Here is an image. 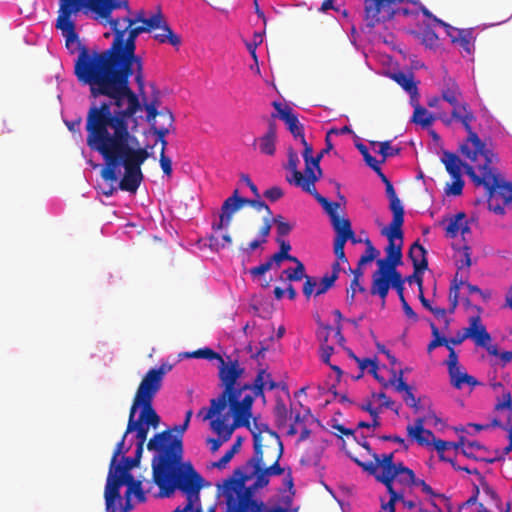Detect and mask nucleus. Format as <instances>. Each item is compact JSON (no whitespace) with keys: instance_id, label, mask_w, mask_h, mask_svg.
<instances>
[{"instance_id":"obj_1","label":"nucleus","mask_w":512,"mask_h":512,"mask_svg":"<svg viewBox=\"0 0 512 512\" xmlns=\"http://www.w3.org/2000/svg\"><path fill=\"white\" fill-rule=\"evenodd\" d=\"M54 26L65 40L74 62L77 80L90 87L93 97L107 101L93 104L86 117L87 145L103 160V179L117 182L122 191L136 193L142 180V164L149 152L128 132L129 123L141 110L140 99L129 86L134 76L143 82V60L136 54V40L150 32L130 17H113L118 9L130 11L128 0H58Z\"/></svg>"},{"instance_id":"obj_2","label":"nucleus","mask_w":512,"mask_h":512,"mask_svg":"<svg viewBox=\"0 0 512 512\" xmlns=\"http://www.w3.org/2000/svg\"><path fill=\"white\" fill-rule=\"evenodd\" d=\"M165 372L164 367L150 369L137 389L126 432L116 445L110 462L104 490L106 512H129L132 496L138 502L146 500L143 483L133 477L131 470L140 463L149 428L159 425L160 417L152 402L161 388Z\"/></svg>"},{"instance_id":"obj_3","label":"nucleus","mask_w":512,"mask_h":512,"mask_svg":"<svg viewBox=\"0 0 512 512\" xmlns=\"http://www.w3.org/2000/svg\"><path fill=\"white\" fill-rule=\"evenodd\" d=\"M463 156L475 165L464 163L458 155L447 150L442 152L440 160L450 177H462L465 171L476 186H483L488 196V209L503 215L506 208L512 207V184L503 180L493 167L497 160L496 154L483 143L481 154L476 153L474 159Z\"/></svg>"},{"instance_id":"obj_4","label":"nucleus","mask_w":512,"mask_h":512,"mask_svg":"<svg viewBox=\"0 0 512 512\" xmlns=\"http://www.w3.org/2000/svg\"><path fill=\"white\" fill-rule=\"evenodd\" d=\"M282 473L278 460L270 467H260L247 461L219 487L226 504L225 512H263L266 504L255 494L269 484L271 476Z\"/></svg>"},{"instance_id":"obj_5","label":"nucleus","mask_w":512,"mask_h":512,"mask_svg":"<svg viewBox=\"0 0 512 512\" xmlns=\"http://www.w3.org/2000/svg\"><path fill=\"white\" fill-rule=\"evenodd\" d=\"M179 453L167 452L161 456L160 462H152L153 479L160 489V496L170 497L180 490L187 499L185 505L178 506L173 512H193L199 504L203 478L191 463L177 464Z\"/></svg>"},{"instance_id":"obj_6","label":"nucleus","mask_w":512,"mask_h":512,"mask_svg":"<svg viewBox=\"0 0 512 512\" xmlns=\"http://www.w3.org/2000/svg\"><path fill=\"white\" fill-rule=\"evenodd\" d=\"M181 358L206 359L209 361L217 360L218 377L224 386V391L216 398L210 400V414L225 411L227 404L231 412L244 410L245 414L252 415V399L250 396H243V386L236 387V383L244 373L237 360L228 358L225 360L219 353L209 347H203L193 352H183L179 355Z\"/></svg>"},{"instance_id":"obj_7","label":"nucleus","mask_w":512,"mask_h":512,"mask_svg":"<svg viewBox=\"0 0 512 512\" xmlns=\"http://www.w3.org/2000/svg\"><path fill=\"white\" fill-rule=\"evenodd\" d=\"M209 408H202L199 416L204 421H209L211 431L217 435V438H207L206 442L212 452H216L233 435L234 431L240 427H249L252 415L245 414L244 410L238 412L219 411L211 415Z\"/></svg>"},{"instance_id":"obj_8","label":"nucleus","mask_w":512,"mask_h":512,"mask_svg":"<svg viewBox=\"0 0 512 512\" xmlns=\"http://www.w3.org/2000/svg\"><path fill=\"white\" fill-rule=\"evenodd\" d=\"M302 157L305 162L304 173L298 170L299 157L296 152L289 150L288 152V163L287 170V181L297 187H300L305 192L314 191V184L322 175L320 168V160L322 154L314 155L313 148L311 145L306 144L303 146Z\"/></svg>"},{"instance_id":"obj_9","label":"nucleus","mask_w":512,"mask_h":512,"mask_svg":"<svg viewBox=\"0 0 512 512\" xmlns=\"http://www.w3.org/2000/svg\"><path fill=\"white\" fill-rule=\"evenodd\" d=\"M193 415L192 410L185 413L184 422L180 425L174 426L172 429L155 434L148 442L147 449L153 452L152 462H160L161 456L166 452L167 455L172 457V453L178 454L179 457L177 464H186L183 461V434L188 429L191 418Z\"/></svg>"},{"instance_id":"obj_10","label":"nucleus","mask_w":512,"mask_h":512,"mask_svg":"<svg viewBox=\"0 0 512 512\" xmlns=\"http://www.w3.org/2000/svg\"><path fill=\"white\" fill-rule=\"evenodd\" d=\"M452 119L460 122L467 132V138L460 144L459 151L462 155L475 157L476 153L481 154L483 141L476 132L473 131L471 123L475 119L473 112L467 103H459L452 107Z\"/></svg>"},{"instance_id":"obj_11","label":"nucleus","mask_w":512,"mask_h":512,"mask_svg":"<svg viewBox=\"0 0 512 512\" xmlns=\"http://www.w3.org/2000/svg\"><path fill=\"white\" fill-rule=\"evenodd\" d=\"M393 458V453L375 454L374 462L366 463L363 466L386 486L390 499L399 500L401 493L393 488L398 469V463H394Z\"/></svg>"},{"instance_id":"obj_12","label":"nucleus","mask_w":512,"mask_h":512,"mask_svg":"<svg viewBox=\"0 0 512 512\" xmlns=\"http://www.w3.org/2000/svg\"><path fill=\"white\" fill-rule=\"evenodd\" d=\"M140 105L141 110L135 114L136 124L134 122L129 123V134L133 136V134L130 132V128L134 129L138 126V119L142 118V116H138L137 114L142 112L144 109L146 112V121L151 125V130L156 135V143L160 142L161 145L166 148L167 141L165 137L169 133V130L174 122L172 113L170 111L158 112L156 106L153 103L145 104L144 106L140 103ZM134 137L138 140L135 135Z\"/></svg>"},{"instance_id":"obj_13","label":"nucleus","mask_w":512,"mask_h":512,"mask_svg":"<svg viewBox=\"0 0 512 512\" xmlns=\"http://www.w3.org/2000/svg\"><path fill=\"white\" fill-rule=\"evenodd\" d=\"M456 274L451 281L449 291L450 313H453L460 301L461 287L469 278V269L472 265L470 247L464 245L455 254Z\"/></svg>"},{"instance_id":"obj_14","label":"nucleus","mask_w":512,"mask_h":512,"mask_svg":"<svg viewBox=\"0 0 512 512\" xmlns=\"http://www.w3.org/2000/svg\"><path fill=\"white\" fill-rule=\"evenodd\" d=\"M318 340L320 341L319 356L323 363L336 372L337 377L340 378L342 371L339 366L330 363V358L334 353V344L341 345L344 342V337L341 334L339 327L323 326L317 332Z\"/></svg>"},{"instance_id":"obj_15","label":"nucleus","mask_w":512,"mask_h":512,"mask_svg":"<svg viewBox=\"0 0 512 512\" xmlns=\"http://www.w3.org/2000/svg\"><path fill=\"white\" fill-rule=\"evenodd\" d=\"M435 21L437 22V25L445 29L446 35L454 45L460 48V51L464 56H471L474 54L476 36L473 28H456L439 18H435Z\"/></svg>"},{"instance_id":"obj_16","label":"nucleus","mask_w":512,"mask_h":512,"mask_svg":"<svg viewBox=\"0 0 512 512\" xmlns=\"http://www.w3.org/2000/svg\"><path fill=\"white\" fill-rule=\"evenodd\" d=\"M255 203L254 200H249L238 195V190H235L232 196L228 197L222 204L219 221L212 225L214 231L227 229L231 223L233 215L241 210L245 205Z\"/></svg>"},{"instance_id":"obj_17","label":"nucleus","mask_w":512,"mask_h":512,"mask_svg":"<svg viewBox=\"0 0 512 512\" xmlns=\"http://www.w3.org/2000/svg\"><path fill=\"white\" fill-rule=\"evenodd\" d=\"M395 272L396 269L392 266H378V270L372 276L371 294L378 295L384 302L391 288Z\"/></svg>"},{"instance_id":"obj_18","label":"nucleus","mask_w":512,"mask_h":512,"mask_svg":"<svg viewBox=\"0 0 512 512\" xmlns=\"http://www.w3.org/2000/svg\"><path fill=\"white\" fill-rule=\"evenodd\" d=\"M275 388L276 383L272 380L270 373L265 369H260L253 383L243 386V396H250L253 404L257 397L263 396L264 390H273Z\"/></svg>"},{"instance_id":"obj_19","label":"nucleus","mask_w":512,"mask_h":512,"mask_svg":"<svg viewBox=\"0 0 512 512\" xmlns=\"http://www.w3.org/2000/svg\"><path fill=\"white\" fill-rule=\"evenodd\" d=\"M407 435L417 442L420 446L430 447L433 446L435 441V435L432 431L425 429L424 427V419L417 418L414 420L413 424H409L406 428Z\"/></svg>"},{"instance_id":"obj_20","label":"nucleus","mask_w":512,"mask_h":512,"mask_svg":"<svg viewBox=\"0 0 512 512\" xmlns=\"http://www.w3.org/2000/svg\"><path fill=\"white\" fill-rule=\"evenodd\" d=\"M445 232L448 238H456L461 235L465 239V235L470 233V223L467 215L464 212H458L447 218Z\"/></svg>"},{"instance_id":"obj_21","label":"nucleus","mask_w":512,"mask_h":512,"mask_svg":"<svg viewBox=\"0 0 512 512\" xmlns=\"http://www.w3.org/2000/svg\"><path fill=\"white\" fill-rule=\"evenodd\" d=\"M397 2L412 3V0H364L365 19L370 26L379 21V14L383 10H389L390 5Z\"/></svg>"},{"instance_id":"obj_22","label":"nucleus","mask_w":512,"mask_h":512,"mask_svg":"<svg viewBox=\"0 0 512 512\" xmlns=\"http://www.w3.org/2000/svg\"><path fill=\"white\" fill-rule=\"evenodd\" d=\"M464 337L473 340L477 346L491 342V336L479 316H473L469 319V326L464 329Z\"/></svg>"},{"instance_id":"obj_23","label":"nucleus","mask_w":512,"mask_h":512,"mask_svg":"<svg viewBox=\"0 0 512 512\" xmlns=\"http://www.w3.org/2000/svg\"><path fill=\"white\" fill-rule=\"evenodd\" d=\"M277 143V130L273 123L268 125L267 131L254 140V147L259 150L261 154L273 156L276 152Z\"/></svg>"},{"instance_id":"obj_24","label":"nucleus","mask_w":512,"mask_h":512,"mask_svg":"<svg viewBox=\"0 0 512 512\" xmlns=\"http://www.w3.org/2000/svg\"><path fill=\"white\" fill-rule=\"evenodd\" d=\"M402 243L403 242H388V245L385 249L386 258L379 259L377 261V265L383 267L392 266L394 269H396V266L399 265L402 260Z\"/></svg>"},{"instance_id":"obj_25","label":"nucleus","mask_w":512,"mask_h":512,"mask_svg":"<svg viewBox=\"0 0 512 512\" xmlns=\"http://www.w3.org/2000/svg\"><path fill=\"white\" fill-rule=\"evenodd\" d=\"M451 385L456 389H462L465 385L475 387L479 382L475 377L463 371L462 367H458L448 371Z\"/></svg>"},{"instance_id":"obj_26","label":"nucleus","mask_w":512,"mask_h":512,"mask_svg":"<svg viewBox=\"0 0 512 512\" xmlns=\"http://www.w3.org/2000/svg\"><path fill=\"white\" fill-rule=\"evenodd\" d=\"M461 96L462 92L457 82L452 78L445 79L441 90L442 99L453 107L460 103Z\"/></svg>"},{"instance_id":"obj_27","label":"nucleus","mask_w":512,"mask_h":512,"mask_svg":"<svg viewBox=\"0 0 512 512\" xmlns=\"http://www.w3.org/2000/svg\"><path fill=\"white\" fill-rule=\"evenodd\" d=\"M403 224L404 219L392 218L390 224L382 228L381 234L387 238L388 242H403Z\"/></svg>"},{"instance_id":"obj_28","label":"nucleus","mask_w":512,"mask_h":512,"mask_svg":"<svg viewBox=\"0 0 512 512\" xmlns=\"http://www.w3.org/2000/svg\"><path fill=\"white\" fill-rule=\"evenodd\" d=\"M159 32L153 35V38L161 44H170L173 47H179L181 44V38L176 35L172 29L164 23L162 27H160Z\"/></svg>"},{"instance_id":"obj_29","label":"nucleus","mask_w":512,"mask_h":512,"mask_svg":"<svg viewBox=\"0 0 512 512\" xmlns=\"http://www.w3.org/2000/svg\"><path fill=\"white\" fill-rule=\"evenodd\" d=\"M426 251L419 243H414L409 251V257L413 262L416 271H424L427 268Z\"/></svg>"},{"instance_id":"obj_30","label":"nucleus","mask_w":512,"mask_h":512,"mask_svg":"<svg viewBox=\"0 0 512 512\" xmlns=\"http://www.w3.org/2000/svg\"><path fill=\"white\" fill-rule=\"evenodd\" d=\"M309 194L313 195L316 201L322 206L324 211L327 213V215L330 218V221L336 220L337 217H339L338 209L340 207L339 203L337 202H331L326 197L319 194L316 189L314 188V191L308 192Z\"/></svg>"},{"instance_id":"obj_31","label":"nucleus","mask_w":512,"mask_h":512,"mask_svg":"<svg viewBox=\"0 0 512 512\" xmlns=\"http://www.w3.org/2000/svg\"><path fill=\"white\" fill-rule=\"evenodd\" d=\"M389 77L400 85L406 93L414 91L415 88H417L412 73L394 72L391 73Z\"/></svg>"},{"instance_id":"obj_32","label":"nucleus","mask_w":512,"mask_h":512,"mask_svg":"<svg viewBox=\"0 0 512 512\" xmlns=\"http://www.w3.org/2000/svg\"><path fill=\"white\" fill-rule=\"evenodd\" d=\"M333 229L336 232V237H344L346 239H352L354 233L351 228V223L346 218H341L340 216L331 222Z\"/></svg>"},{"instance_id":"obj_33","label":"nucleus","mask_w":512,"mask_h":512,"mask_svg":"<svg viewBox=\"0 0 512 512\" xmlns=\"http://www.w3.org/2000/svg\"><path fill=\"white\" fill-rule=\"evenodd\" d=\"M435 120V117L432 113H430L426 108L419 107L416 108V111L413 112L411 121L417 125H420L422 128L430 127Z\"/></svg>"},{"instance_id":"obj_34","label":"nucleus","mask_w":512,"mask_h":512,"mask_svg":"<svg viewBox=\"0 0 512 512\" xmlns=\"http://www.w3.org/2000/svg\"><path fill=\"white\" fill-rule=\"evenodd\" d=\"M278 243L280 244V250L278 252H276L275 254H273L270 259L272 260V262L276 265V266H280V264L284 261V260H289V261H297V258L294 257V256H291L289 254V251L291 249V246L289 244V242L287 241H284V240H280L278 239L277 240Z\"/></svg>"},{"instance_id":"obj_35","label":"nucleus","mask_w":512,"mask_h":512,"mask_svg":"<svg viewBox=\"0 0 512 512\" xmlns=\"http://www.w3.org/2000/svg\"><path fill=\"white\" fill-rule=\"evenodd\" d=\"M285 124L287 125L289 131L291 132L296 141H299L303 146H306V144H308L303 134V127L299 123V120L296 115L293 114L290 118H288L285 121Z\"/></svg>"},{"instance_id":"obj_36","label":"nucleus","mask_w":512,"mask_h":512,"mask_svg":"<svg viewBox=\"0 0 512 512\" xmlns=\"http://www.w3.org/2000/svg\"><path fill=\"white\" fill-rule=\"evenodd\" d=\"M485 446L477 440H470L466 447H464L463 455L475 460L483 459L485 453Z\"/></svg>"},{"instance_id":"obj_37","label":"nucleus","mask_w":512,"mask_h":512,"mask_svg":"<svg viewBox=\"0 0 512 512\" xmlns=\"http://www.w3.org/2000/svg\"><path fill=\"white\" fill-rule=\"evenodd\" d=\"M422 44L428 49H435L438 46V35L434 32V30L426 26L424 27L418 35Z\"/></svg>"},{"instance_id":"obj_38","label":"nucleus","mask_w":512,"mask_h":512,"mask_svg":"<svg viewBox=\"0 0 512 512\" xmlns=\"http://www.w3.org/2000/svg\"><path fill=\"white\" fill-rule=\"evenodd\" d=\"M395 481L404 485H418L414 472L405 467L402 463H398L397 477L395 478Z\"/></svg>"},{"instance_id":"obj_39","label":"nucleus","mask_w":512,"mask_h":512,"mask_svg":"<svg viewBox=\"0 0 512 512\" xmlns=\"http://www.w3.org/2000/svg\"><path fill=\"white\" fill-rule=\"evenodd\" d=\"M431 329L433 339L427 346L428 353H431L434 349L440 346L448 348L450 346L448 339L440 335L438 328L434 324H431Z\"/></svg>"},{"instance_id":"obj_40","label":"nucleus","mask_w":512,"mask_h":512,"mask_svg":"<svg viewBox=\"0 0 512 512\" xmlns=\"http://www.w3.org/2000/svg\"><path fill=\"white\" fill-rule=\"evenodd\" d=\"M208 242L211 250L219 251L231 244V237L228 233L222 234L221 236L211 235L208 238Z\"/></svg>"},{"instance_id":"obj_41","label":"nucleus","mask_w":512,"mask_h":512,"mask_svg":"<svg viewBox=\"0 0 512 512\" xmlns=\"http://www.w3.org/2000/svg\"><path fill=\"white\" fill-rule=\"evenodd\" d=\"M296 264L295 268H288L283 271L289 281H300L305 275V267L301 261H293Z\"/></svg>"},{"instance_id":"obj_42","label":"nucleus","mask_w":512,"mask_h":512,"mask_svg":"<svg viewBox=\"0 0 512 512\" xmlns=\"http://www.w3.org/2000/svg\"><path fill=\"white\" fill-rule=\"evenodd\" d=\"M452 181L447 183L444 191L447 196H459L462 194L464 180L462 177H451Z\"/></svg>"},{"instance_id":"obj_43","label":"nucleus","mask_w":512,"mask_h":512,"mask_svg":"<svg viewBox=\"0 0 512 512\" xmlns=\"http://www.w3.org/2000/svg\"><path fill=\"white\" fill-rule=\"evenodd\" d=\"M284 486L287 488V493L281 497L280 502L285 506L284 508H295L296 506H292L294 497V484L291 475H288L284 479Z\"/></svg>"},{"instance_id":"obj_44","label":"nucleus","mask_w":512,"mask_h":512,"mask_svg":"<svg viewBox=\"0 0 512 512\" xmlns=\"http://www.w3.org/2000/svg\"><path fill=\"white\" fill-rule=\"evenodd\" d=\"M496 411H508L512 410V396L511 392L507 390H503L502 394L497 397L495 404Z\"/></svg>"},{"instance_id":"obj_45","label":"nucleus","mask_w":512,"mask_h":512,"mask_svg":"<svg viewBox=\"0 0 512 512\" xmlns=\"http://www.w3.org/2000/svg\"><path fill=\"white\" fill-rule=\"evenodd\" d=\"M336 267L337 265L334 266V271L331 275H325L319 282H317L316 295L324 294L330 287H332L337 278Z\"/></svg>"},{"instance_id":"obj_46","label":"nucleus","mask_w":512,"mask_h":512,"mask_svg":"<svg viewBox=\"0 0 512 512\" xmlns=\"http://www.w3.org/2000/svg\"><path fill=\"white\" fill-rule=\"evenodd\" d=\"M361 409L369 413L373 426H380L379 414L382 412L381 407H374L371 402H366L361 405Z\"/></svg>"},{"instance_id":"obj_47","label":"nucleus","mask_w":512,"mask_h":512,"mask_svg":"<svg viewBox=\"0 0 512 512\" xmlns=\"http://www.w3.org/2000/svg\"><path fill=\"white\" fill-rule=\"evenodd\" d=\"M378 255V251L374 248V246L368 242V245L365 249V252L361 257L359 258L358 265L359 266H365L369 263H371Z\"/></svg>"},{"instance_id":"obj_48","label":"nucleus","mask_w":512,"mask_h":512,"mask_svg":"<svg viewBox=\"0 0 512 512\" xmlns=\"http://www.w3.org/2000/svg\"><path fill=\"white\" fill-rule=\"evenodd\" d=\"M361 272H355V277L352 280L349 289L347 290V299L350 302L354 301L355 295L357 292L364 291V288L360 285L359 276Z\"/></svg>"},{"instance_id":"obj_49","label":"nucleus","mask_w":512,"mask_h":512,"mask_svg":"<svg viewBox=\"0 0 512 512\" xmlns=\"http://www.w3.org/2000/svg\"><path fill=\"white\" fill-rule=\"evenodd\" d=\"M389 209L392 212L393 218L404 219V207L398 197L389 200Z\"/></svg>"},{"instance_id":"obj_50","label":"nucleus","mask_w":512,"mask_h":512,"mask_svg":"<svg viewBox=\"0 0 512 512\" xmlns=\"http://www.w3.org/2000/svg\"><path fill=\"white\" fill-rule=\"evenodd\" d=\"M399 151V148L391 146L389 142H382L379 144L378 153L383 157L382 162H384L388 157L397 155Z\"/></svg>"},{"instance_id":"obj_51","label":"nucleus","mask_w":512,"mask_h":512,"mask_svg":"<svg viewBox=\"0 0 512 512\" xmlns=\"http://www.w3.org/2000/svg\"><path fill=\"white\" fill-rule=\"evenodd\" d=\"M432 447L434 448V450L436 452H446L450 449H454V450L458 451L455 442L446 441V440H442V439H438V438H435V441H434Z\"/></svg>"},{"instance_id":"obj_52","label":"nucleus","mask_w":512,"mask_h":512,"mask_svg":"<svg viewBox=\"0 0 512 512\" xmlns=\"http://www.w3.org/2000/svg\"><path fill=\"white\" fill-rule=\"evenodd\" d=\"M348 240L349 239H346L344 237H342V238L335 237V239H334V245H333L334 253L337 256V258L340 260L346 261V257H345V253H344V246Z\"/></svg>"},{"instance_id":"obj_53","label":"nucleus","mask_w":512,"mask_h":512,"mask_svg":"<svg viewBox=\"0 0 512 512\" xmlns=\"http://www.w3.org/2000/svg\"><path fill=\"white\" fill-rule=\"evenodd\" d=\"M274 263L271 259H268L266 262L261 263L258 266H255L250 269V273L254 277H258L261 275H264L266 272H268L270 269H272Z\"/></svg>"},{"instance_id":"obj_54","label":"nucleus","mask_w":512,"mask_h":512,"mask_svg":"<svg viewBox=\"0 0 512 512\" xmlns=\"http://www.w3.org/2000/svg\"><path fill=\"white\" fill-rule=\"evenodd\" d=\"M165 22H163L162 15L157 13L150 17H146L145 25L149 28V30L159 29L163 26Z\"/></svg>"},{"instance_id":"obj_55","label":"nucleus","mask_w":512,"mask_h":512,"mask_svg":"<svg viewBox=\"0 0 512 512\" xmlns=\"http://www.w3.org/2000/svg\"><path fill=\"white\" fill-rule=\"evenodd\" d=\"M422 419H424V424L427 423L432 425L436 429H441L444 427L443 420L438 417L433 411L428 412Z\"/></svg>"},{"instance_id":"obj_56","label":"nucleus","mask_w":512,"mask_h":512,"mask_svg":"<svg viewBox=\"0 0 512 512\" xmlns=\"http://www.w3.org/2000/svg\"><path fill=\"white\" fill-rule=\"evenodd\" d=\"M391 288L395 289L397 294L399 295L400 300L404 297L403 291H404V281L402 279L401 274L396 270L394 274V278L391 283Z\"/></svg>"},{"instance_id":"obj_57","label":"nucleus","mask_w":512,"mask_h":512,"mask_svg":"<svg viewBox=\"0 0 512 512\" xmlns=\"http://www.w3.org/2000/svg\"><path fill=\"white\" fill-rule=\"evenodd\" d=\"M165 150H166V148H164V146H162L161 155H160V166L166 176H171L172 162H171V159L165 155Z\"/></svg>"},{"instance_id":"obj_58","label":"nucleus","mask_w":512,"mask_h":512,"mask_svg":"<svg viewBox=\"0 0 512 512\" xmlns=\"http://www.w3.org/2000/svg\"><path fill=\"white\" fill-rule=\"evenodd\" d=\"M273 107L277 112V116L284 122L293 115L292 110L289 107L283 106L279 102H273Z\"/></svg>"},{"instance_id":"obj_59","label":"nucleus","mask_w":512,"mask_h":512,"mask_svg":"<svg viewBox=\"0 0 512 512\" xmlns=\"http://www.w3.org/2000/svg\"><path fill=\"white\" fill-rule=\"evenodd\" d=\"M263 41V35L261 33H255L253 37V41L246 44V47L255 60L257 62V56H256V48L257 45L260 44Z\"/></svg>"},{"instance_id":"obj_60","label":"nucleus","mask_w":512,"mask_h":512,"mask_svg":"<svg viewBox=\"0 0 512 512\" xmlns=\"http://www.w3.org/2000/svg\"><path fill=\"white\" fill-rule=\"evenodd\" d=\"M447 349L449 350V355H448V359L446 361V365H447V370L450 371L452 369L460 367V365L458 362V356H457L455 350L453 349V347L449 346Z\"/></svg>"},{"instance_id":"obj_61","label":"nucleus","mask_w":512,"mask_h":512,"mask_svg":"<svg viewBox=\"0 0 512 512\" xmlns=\"http://www.w3.org/2000/svg\"><path fill=\"white\" fill-rule=\"evenodd\" d=\"M260 467H265L263 462V452L262 448L259 444H254V453L253 456L248 460Z\"/></svg>"},{"instance_id":"obj_62","label":"nucleus","mask_w":512,"mask_h":512,"mask_svg":"<svg viewBox=\"0 0 512 512\" xmlns=\"http://www.w3.org/2000/svg\"><path fill=\"white\" fill-rule=\"evenodd\" d=\"M317 281L311 277L306 276V282L303 286V293L306 297H310L313 293L316 294Z\"/></svg>"},{"instance_id":"obj_63","label":"nucleus","mask_w":512,"mask_h":512,"mask_svg":"<svg viewBox=\"0 0 512 512\" xmlns=\"http://www.w3.org/2000/svg\"><path fill=\"white\" fill-rule=\"evenodd\" d=\"M373 399L379 403L378 407L392 408L393 401L383 392L373 394Z\"/></svg>"},{"instance_id":"obj_64","label":"nucleus","mask_w":512,"mask_h":512,"mask_svg":"<svg viewBox=\"0 0 512 512\" xmlns=\"http://www.w3.org/2000/svg\"><path fill=\"white\" fill-rule=\"evenodd\" d=\"M264 196L270 201L274 202L283 196V191L279 187H271L265 191Z\"/></svg>"}]
</instances>
